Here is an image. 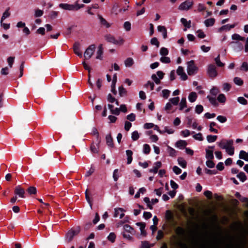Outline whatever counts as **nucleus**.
Segmentation results:
<instances>
[{
  "label": "nucleus",
  "mask_w": 248,
  "mask_h": 248,
  "mask_svg": "<svg viewBox=\"0 0 248 248\" xmlns=\"http://www.w3.org/2000/svg\"><path fill=\"white\" fill-rule=\"evenodd\" d=\"M239 157L248 162V152L247 153L243 150L240 151L239 155Z\"/></svg>",
  "instance_id": "nucleus-19"
},
{
  "label": "nucleus",
  "mask_w": 248,
  "mask_h": 248,
  "mask_svg": "<svg viewBox=\"0 0 248 248\" xmlns=\"http://www.w3.org/2000/svg\"><path fill=\"white\" fill-rule=\"evenodd\" d=\"M150 147L147 144H144L143 145V152L145 154H149L150 152Z\"/></svg>",
  "instance_id": "nucleus-40"
},
{
  "label": "nucleus",
  "mask_w": 248,
  "mask_h": 248,
  "mask_svg": "<svg viewBox=\"0 0 248 248\" xmlns=\"http://www.w3.org/2000/svg\"><path fill=\"white\" fill-rule=\"evenodd\" d=\"M169 51L167 48L165 47H161L160 50V54L162 56H167L168 55Z\"/></svg>",
  "instance_id": "nucleus-47"
},
{
  "label": "nucleus",
  "mask_w": 248,
  "mask_h": 248,
  "mask_svg": "<svg viewBox=\"0 0 248 248\" xmlns=\"http://www.w3.org/2000/svg\"><path fill=\"white\" fill-rule=\"evenodd\" d=\"M217 138V136L216 135H208L206 137L207 140L209 143H212L215 142Z\"/></svg>",
  "instance_id": "nucleus-29"
},
{
  "label": "nucleus",
  "mask_w": 248,
  "mask_h": 248,
  "mask_svg": "<svg viewBox=\"0 0 248 248\" xmlns=\"http://www.w3.org/2000/svg\"><path fill=\"white\" fill-rule=\"evenodd\" d=\"M226 152L230 155H232L234 154V149L232 145L230 146L225 149Z\"/></svg>",
  "instance_id": "nucleus-32"
},
{
  "label": "nucleus",
  "mask_w": 248,
  "mask_h": 248,
  "mask_svg": "<svg viewBox=\"0 0 248 248\" xmlns=\"http://www.w3.org/2000/svg\"><path fill=\"white\" fill-rule=\"evenodd\" d=\"M144 202L147 204V207L151 210L153 209V206L151 203L150 199L148 197H145L143 199Z\"/></svg>",
  "instance_id": "nucleus-49"
},
{
  "label": "nucleus",
  "mask_w": 248,
  "mask_h": 248,
  "mask_svg": "<svg viewBox=\"0 0 248 248\" xmlns=\"http://www.w3.org/2000/svg\"><path fill=\"white\" fill-rule=\"evenodd\" d=\"M151 44L153 45L156 46L157 47H159V43L158 41L157 38L155 37H154L151 39Z\"/></svg>",
  "instance_id": "nucleus-54"
},
{
  "label": "nucleus",
  "mask_w": 248,
  "mask_h": 248,
  "mask_svg": "<svg viewBox=\"0 0 248 248\" xmlns=\"http://www.w3.org/2000/svg\"><path fill=\"white\" fill-rule=\"evenodd\" d=\"M237 101L241 104L246 105L247 104V100L243 97H239L237 98Z\"/></svg>",
  "instance_id": "nucleus-50"
},
{
  "label": "nucleus",
  "mask_w": 248,
  "mask_h": 248,
  "mask_svg": "<svg viewBox=\"0 0 248 248\" xmlns=\"http://www.w3.org/2000/svg\"><path fill=\"white\" fill-rule=\"evenodd\" d=\"M105 39L109 43H112L117 45H122L124 43V40L121 37H119L117 39L110 35L107 34L105 36Z\"/></svg>",
  "instance_id": "nucleus-2"
},
{
  "label": "nucleus",
  "mask_w": 248,
  "mask_h": 248,
  "mask_svg": "<svg viewBox=\"0 0 248 248\" xmlns=\"http://www.w3.org/2000/svg\"><path fill=\"white\" fill-rule=\"evenodd\" d=\"M198 68L194 63V62L191 60L187 62V72L189 75H194L197 73Z\"/></svg>",
  "instance_id": "nucleus-3"
},
{
  "label": "nucleus",
  "mask_w": 248,
  "mask_h": 248,
  "mask_svg": "<svg viewBox=\"0 0 248 248\" xmlns=\"http://www.w3.org/2000/svg\"><path fill=\"white\" fill-rule=\"evenodd\" d=\"M226 99V97H225V95L223 94H222V93L219 94V95L218 96V97L217 98V100H218V101L220 103H224L225 102Z\"/></svg>",
  "instance_id": "nucleus-42"
},
{
  "label": "nucleus",
  "mask_w": 248,
  "mask_h": 248,
  "mask_svg": "<svg viewBox=\"0 0 248 248\" xmlns=\"http://www.w3.org/2000/svg\"><path fill=\"white\" fill-rule=\"evenodd\" d=\"M178 164L183 168H186V161L182 157H179L177 159Z\"/></svg>",
  "instance_id": "nucleus-24"
},
{
  "label": "nucleus",
  "mask_w": 248,
  "mask_h": 248,
  "mask_svg": "<svg viewBox=\"0 0 248 248\" xmlns=\"http://www.w3.org/2000/svg\"><path fill=\"white\" fill-rule=\"evenodd\" d=\"M131 23L128 21H126L124 23V28L126 31H129L131 30Z\"/></svg>",
  "instance_id": "nucleus-59"
},
{
  "label": "nucleus",
  "mask_w": 248,
  "mask_h": 248,
  "mask_svg": "<svg viewBox=\"0 0 248 248\" xmlns=\"http://www.w3.org/2000/svg\"><path fill=\"white\" fill-rule=\"evenodd\" d=\"M215 19L214 18H208L204 21V24L206 27H208L214 25Z\"/></svg>",
  "instance_id": "nucleus-21"
},
{
  "label": "nucleus",
  "mask_w": 248,
  "mask_h": 248,
  "mask_svg": "<svg viewBox=\"0 0 248 248\" xmlns=\"http://www.w3.org/2000/svg\"><path fill=\"white\" fill-rule=\"evenodd\" d=\"M232 39L234 40H240V41H245V38L244 37L241 36L239 34L237 33L233 34L232 35Z\"/></svg>",
  "instance_id": "nucleus-27"
},
{
  "label": "nucleus",
  "mask_w": 248,
  "mask_h": 248,
  "mask_svg": "<svg viewBox=\"0 0 248 248\" xmlns=\"http://www.w3.org/2000/svg\"><path fill=\"white\" fill-rule=\"evenodd\" d=\"M207 73L211 78H215L217 76V72L216 66L214 64H210L208 66Z\"/></svg>",
  "instance_id": "nucleus-4"
},
{
  "label": "nucleus",
  "mask_w": 248,
  "mask_h": 248,
  "mask_svg": "<svg viewBox=\"0 0 248 248\" xmlns=\"http://www.w3.org/2000/svg\"><path fill=\"white\" fill-rule=\"evenodd\" d=\"M103 53V48L102 45H100L98 47V50L96 52V59L99 60L102 59V55Z\"/></svg>",
  "instance_id": "nucleus-17"
},
{
  "label": "nucleus",
  "mask_w": 248,
  "mask_h": 248,
  "mask_svg": "<svg viewBox=\"0 0 248 248\" xmlns=\"http://www.w3.org/2000/svg\"><path fill=\"white\" fill-rule=\"evenodd\" d=\"M215 61L217 65L219 67H222L224 65V64L220 60L219 55H218L217 57L215 59Z\"/></svg>",
  "instance_id": "nucleus-46"
},
{
  "label": "nucleus",
  "mask_w": 248,
  "mask_h": 248,
  "mask_svg": "<svg viewBox=\"0 0 248 248\" xmlns=\"http://www.w3.org/2000/svg\"><path fill=\"white\" fill-rule=\"evenodd\" d=\"M15 194L16 195H18L19 197L22 198H25V190L23 188H21L20 186H17L15 187Z\"/></svg>",
  "instance_id": "nucleus-10"
},
{
  "label": "nucleus",
  "mask_w": 248,
  "mask_h": 248,
  "mask_svg": "<svg viewBox=\"0 0 248 248\" xmlns=\"http://www.w3.org/2000/svg\"><path fill=\"white\" fill-rule=\"evenodd\" d=\"M140 137L139 134L137 131H134L131 134V139L133 141H136Z\"/></svg>",
  "instance_id": "nucleus-37"
},
{
  "label": "nucleus",
  "mask_w": 248,
  "mask_h": 248,
  "mask_svg": "<svg viewBox=\"0 0 248 248\" xmlns=\"http://www.w3.org/2000/svg\"><path fill=\"white\" fill-rule=\"evenodd\" d=\"M80 232L79 227H77L76 229L73 230L71 229L66 234V239L68 242H70L73 239V237L77 235Z\"/></svg>",
  "instance_id": "nucleus-5"
},
{
  "label": "nucleus",
  "mask_w": 248,
  "mask_h": 248,
  "mask_svg": "<svg viewBox=\"0 0 248 248\" xmlns=\"http://www.w3.org/2000/svg\"><path fill=\"white\" fill-rule=\"evenodd\" d=\"M162 163L160 161H157L154 163V166L153 168L149 170L150 172L156 173L158 171V169L161 167Z\"/></svg>",
  "instance_id": "nucleus-12"
},
{
  "label": "nucleus",
  "mask_w": 248,
  "mask_h": 248,
  "mask_svg": "<svg viewBox=\"0 0 248 248\" xmlns=\"http://www.w3.org/2000/svg\"><path fill=\"white\" fill-rule=\"evenodd\" d=\"M160 61L164 63H169L170 62V58L168 57H166V56L161 57Z\"/></svg>",
  "instance_id": "nucleus-43"
},
{
  "label": "nucleus",
  "mask_w": 248,
  "mask_h": 248,
  "mask_svg": "<svg viewBox=\"0 0 248 248\" xmlns=\"http://www.w3.org/2000/svg\"><path fill=\"white\" fill-rule=\"evenodd\" d=\"M217 119L221 123H224L227 121V118L222 115L218 116Z\"/></svg>",
  "instance_id": "nucleus-56"
},
{
  "label": "nucleus",
  "mask_w": 248,
  "mask_h": 248,
  "mask_svg": "<svg viewBox=\"0 0 248 248\" xmlns=\"http://www.w3.org/2000/svg\"><path fill=\"white\" fill-rule=\"evenodd\" d=\"M116 235L114 233L110 232L108 236V239L112 243L115 241Z\"/></svg>",
  "instance_id": "nucleus-44"
},
{
  "label": "nucleus",
  "mask_w": 248,
  "mask_h": 248,
  "mask_svg": "<svg viewBox=\"0 0 248 248\" xmlns=\"http://www.w3.org/2000/svg\"><path fill=\"white\" fill-rule=\"evenodd\" d=\"M60 8L68 11H76L78 10L84 6L83 4L79 5L78 2H76L74 4L68 3H60L59 5Z\"/></svg>",
  "instance_id": "nucleus-1"
},
{
  "label": "nucleus",
  "mask_w": 248,
  "mask_h": 248,
  "mask_svg": "<svg viewBox=\"0 0 248 248\" xmlns=\"http://www.w3.org/2000/svg\"><path fill=\"white\" fill-rule=\"evenodd\" d=\"M119 177L118 169L114 170L113 173V178L114 181L116 182L118 180Z\"/></svg>",
  "instance_id": "nucleus-48"
},
{
  "label": "nucleus",
  "mask_w": 248,
  "mask_h": 248,
  "mask_svg": "<svg viewBox=\"0 0 248 248\" xmlns=\"http://www.w3.org/2000/svg\"><path fill=\"white\" fill-rule=\"evenodd\" d=\"M233 82L236 85L238 86H241L243 84V80L239 77H235L233 78Z\"/></svg>",
  "instance_id": "nucleus-35"
},
{
  "label": "nucleus",
  "mask_w": 248,
  "mask_h": 248,
  "mask_svg": "<svg viewBox=\"0 0 248 248\" xmlns=\"http://www.w3.org/2000/svg\"><path fill=\"white\" fill-rule=\"evenodd\" d=\"M27 191L30 194H34L36 193V188L34 186H30L28 188Z\"/></svg>",
  "instance_id": "nucleus-52"
},
{
  "label": "nucleus",
  "mask_w": 248,
  "mask_h": 248,
  "mask_svg": "<svg viewBox=\"0 0 248 248\" xmlns=\"http://www.w3.org/2000/svg\"><path fill=\"white\" fill-rule=\"evenodd\" d=\"M231 45L232 46L233 49L236 51H240L244 47L243 44L239 41H232L231 43Z\"/></svg>",
  "instance_id": "nucleus-8"
},
{
  "label": "nucleus",
  "mask_w": 248,
  "mask_h": 248,
  "mask_svg": "<svg viewBox=\"0 0 248 248\" xmlns=\"http://www.w3.org/2000/svg\"><path fill=\"white\" fill-rule=\"evenodd\" d=\"M170 91L169 90L165 89L162 91V97L167 99L170 96Z\"/></svg>",
  "instance_id": "nucleus-41"
},
{
  "label": "nucleus",
  "mask_w": 248,
  "mask_h": 248,
  "mask_svg": "<svg viewBox=\"0 0 248 248\" xmlns=\"http://www.w3.org/2000/svg\"><path fill=\"white\" fill-rule=\"evenodd\" d=\"M126 118L129 121L131 122H133L135 120L136 115L135 114L131 113L127 116Z\"/></svg>",
  "instance_id": "nucleus-60"
},
{
  "label": "nucleus",
  "mask_w": 248,
  "mask_h": 248,
  "mask_svg": "<svg viewBox=\"0 0 248 248\" xmlns=\"http://www.w3.org/2000/svg\"><path fill=\"white\" fill-rule=\"evenodd\" d=\"M237 177L242 182H244L246 181L247 179L246 175L245 173L243 172H240L237 175Z\"/></svg>",
  "instance_id": "nucleus-31"
},
{
  "label": "nucleus",
  "mask_w": 248,
  "mask_h": 248,
  "mask_svg": "<svg viewBox=\"0 0 248 248\" xmlns=\"http://www.w3.org/2000/svg\"><path fill=\"white\" fill-rule=\"evenodd\" d=\"M207 98L208 99L209 101L213 105L217 106L218 104L217 101V99L215 97H211L209 95L207 96Z\"/></svg>",
  "instance_id": "nucleus-33"
},
{
  "label": "nucleus",
  "mask_w": 248,
  "mask_h": 248,
  "mask_svg": "<svg viewBox=\"0 0 248 248\" xmlns=\"http://www.w3.org/2000/svg\"><path fill=\"white\" fill-rule=\"evenodd\" d=\"M187 145V142L185 140H178L175 144L176 147L180 149H183L186 147Z\"/></svg>",
  "instance_id": "nucleus-15"
},
{
  "label": "nucleus",
  "mask_w": 248,
  "mask_h": 248,
  "mask_svg": "<svg viewBox=\"0 0 248 248\" xmlns=\"http://www.w3.org/2000/svg\"><path fill=\"white\" fill-rule=\"evenodd\" d=\"M203 110V107L201 105H198L195 107V112L196 113L200 114Z\"/></svg>",
  "instance_id": "nucleus-38"
},
{
  "label": "nucleus",
  "mask_w": 248,
  "mask_h": 248,
  "mask_svg": "<svg viewBox=\"0 0 248 248\" xmlns=\"http://www.w3.org/2000/svg\"><path fill=\"white\" fill-rule=\"evenodd\" d=\"M157 30L158 31L162 32L164 39L167 38V31L166 28L163 26H158Z\"/></svg>",
  "instance_id": "nucleus-16"
},
{
  "label": "nucleus",
  "mask_w": 248,
  "mask_h": 248,
  "mask_svg": "<svg viewBox=\"0 0 248 248\" xmlns=\"http://www.w3.org/2000/svg\"><path fill=\"white\" fill-rule=\"evenodd\" d=\"M197 98V93L195 92H193L190 93L188 97L189 101L191 103L195 102Z\"/></svg>",
  "instance_id": "nucleus-20"
},
{
  "label": "nucleus",
  "mask_w": 248,
  "mask_h": 248,
  "mask_svg": "<svg viewBox=\"0 0 248 248\" xmlns=\"http://www.w3.org/2000/svg\"><path fill=\"white\" fill-rule=\"evenodd\" d=\"M181 22L183 25L186 28L189 29L191 27V22L190 20L187 21L186 19L185 18H182L181 19Z\"/></svg>",
  "instance_id": "nucleus-22"
},
{
  "label": "nucleus",
  "mask_w": 248,
  "mask_h": 248,
  "mask_svg": "<svg viewBox=\"0 0 248 248\" xmlns=\"http://www.w3.org/2000/svg\"><path fill=\"white\" fill-rule=\"evenodd\" d=\"M168 153H169L170 155L171 156H175L176 151L174 149H173L170 147H168Z\"/></svg>",
  "instance_id": "nucleus-61"
},
{
  "label": "nucleus",
  "mask_w": 248,
  "mask_h": 248,
  "mask_svg": "<svg viewBox=\"0 0 248 248\" xmlns=\"http://www.w3.org/2000/svg\"><path fill=\"white\" fill-rule=\"evenodd\" d=\"M15 60L14 57H9L7 59V62L10 67H12Z\"/></svg>",
  "instance_id": "nucleus-57"
},
{
  "label": "nucleus",
  "mask_w": 248,
  "mask_h": 248,
  "mask_svg": "<svg viewBox=\"0 0 248 248\" xmlns=\"http://www.w3.org/2000/svg\"><path fill=\"white\" fill-rule=\"evenodd\" d=\"M193 4V1L186 0L182 2L179 6L178 9L181 11L188 10Z\"/></svg>",
  "instance_id": "nucleus-7"
},
{
  "label": "nucleus",
  "mask_w": 248,
  "mask_h": 248,
  "mask_svg": "<svg viewBox=\"0 0 248 248\" xmlns=\"http://www.w3.org/2000/svg\"><path fill=\"white\" fill-rule=\"evenodd\" d=\"M95 49V46L94 45H90L85 50L84 57L85 59L88 60L90 59L93 54L94 52Z\"/></svg>",
  "instance_id": "nucleus-6"
},
{
  "label": "nucleus",
  "mask_w": 248,
  "mask_h": 248,
  "mask_svg": "<svg viewBox=\"0 0 248 248\" xmlns=\"http://www.w3.org/2000/svg\"><path fill=\"white\" fill-rule=\"evenodd\" d=\"M172 170L173 172L177 175L179 174L182 172V170L176 166H174L173 167Z\"/></svg>",
  "instance_id": "nucleus-62"
},
{
  "label": "nucleus",
  "mask_w": 248,
  "mask_h": 248,
  "mask_svg": "<svg viewBox=\"0 0 248 248\" xmlns=\"http://www.w3.org/2000/svg\"><path fill=\"white\" fill-rule=\"evenodd\" d=\"M98 18H99V20H100V23H101L102 25H103V26H105V27H107V28H108V27H109V24L107 22V21L106 20V19H104V18H103L101 16H100V15H98Z\"/></svg>",
  "instance_id": "nucleus-28"
},
{
  "label": "nucleus",
  "mask_w": 248,
  "mask_h": 248,
  "mask_svg": "<svg viewBox=\"0 0 248 248\" xmlns=\"http://www.w3.org/2000/svg\"><path fill=\"white\" fill-rule=\"evenodd\" d=\"M134 63V60L131 58H127L124 61L125 66L127 67H131Z\"/></svg>",
  "instance_id": "nucleus-26"
},
{
  "label": "nucleus",
  "mask_w": 248,
  "mask_h": 248,
  "mask_svg": "<svg viewBox=\"0 0 248 248\" xmlns=\"http://www.w3.org/2000/svg\"><path fill=\"white\" fill-rule=\"evenodd\" d=\"M124 229L125 232H129L131 234H133L134 229L130 225L126 224L124 226Z\"/></svg>",
  "instance_id": "nucleus-34"
},
{
  "label": "nucleus",
  "mask_w": 248,
  "mask_h": 248,
  "mask_svg": "<svg viewBox=\"0 0 248 248\" xmlns=\"http://www.w3.org/2000/svg\"><path fill=\"white\" fill-rule=\"evenodd\" d=\"M119 95L121 96H123L126 94V91L123 86H121V87H119Z\"/></svg>",
  "instance_id": "nucleus-51"
},
{
  "label": "nucleus",
  "mask_w": 248,
  "mask_h": 248,
  "mask_svg": "<svg viewBox=\"0 0 248 248\" xmlns=\"http://www.w3.org/2000/svg\"><path fill=\"white\" fill-rule=\"evenodd\" d=\"M106 144L109 148H113L114 144L113 142V139L110 134H108L106 136Z\"/></svg>",
  "instance_id": "nucleus-13"
},
{
  "label": "nucleus",
  "mask_w": 248,
  "mask_h": 248,
  "mask_svg": "<svg viewBox=\"0 0 248 248\" xmlns=\"http://www.w3.org/2000/svg\"><path fill=\"white\" fill-rule=\"evenodd\" d=\"M179 107H180L179 109L180 110H183L184 108H185L187 107L186 98L184 97V98H182V99L179 103Z\"/></svg>",
  "instance_id": "nucleus-25"
},
{
  "label": "nucleus",
  "mask_w": 248,
  "mask_h": 248,
  "mask_svg": "<svg viewBox=\"0 0 248 248\" xmlns=\"http://www.w3.org/2000/svg\"><path fill=\"white\" fill-rule=\"evenodd\" d=\"M177 74L181 77L183 80H186L187 78V76L184 71L183 67L179 66L177 69Z\"/></svg>",
  "instance_id": "nucleus-11"
},
{
  "label": "nucleus",
  "mask_w": 248,
  "mask_h": 248,
  "mask_svg": "<svg viewBox=\"0 0 248 248\" xmlns=\"http://www.w3.org/2000/svg\"><path fill=\"white\" fill-rule=\"evenodd\" d=\"M151 78L156 84H159L160 83V79L157 77L155 74H153L151 76Z\"/></svg>",
  "instance_id": "nucleus-55"
},
{
  "label": "nucleus",
  "mask_w": 248,
  "mask_h": 248,
  "mask_svg": "<svg viewBox=\"0 0 248 248\" xmlns=\"http://www.w3.org/2000/svg\"><path fill=\"white\" fill-rule=\"evenodd\" d=\"M206 165L209 168H213L215 167V163L212 159H208L206 162Z\"/></svg>",
  "instance_id": "nucleus-53"
},
{
  "label": "nucleus",
  "mask_w": 248,
  "mask_h": 248,
  "mask_svg": "<svg viewBox=\"0 0 248 248\" xmlns=\"http://www.w3.org/2000/svg\"><path fill=\"white\" fill-rule=\"evenodd\" d=\"M179 100L180 99L179 97H175L170 98L169 99V102H170L172 105L176 106L178 104Z\"/></svg>",
  "instance_id": "nucleus-30"
},
{
  "label": "nucleus",
  "mask_w": 248,
  "mask_h": 248,
  "mask_svg": "<svg viewBox=\"0 0 248 248\" xmlns=\"http://www.w3.org/2000/svg\"><path fill=\"white\" fill-rule=\"evenodd\" d=\"M126 154L127 155V164H130L133 160V152L131 150H127L126 151Z\"/></svg>",
  "instance_id": "nucleus-18"
},
{
  "label": "nucleus",
  "mask_w": 248,
  "mask_h": 248,
  "mask_svg": "<svg viewBox=\"0 0 248 248\" xmlns=\"http://www.w3.org/2000/svg\"><path fill=\"white\" fill-rule=\"evenodd\" d=\"M190 134V132L189 130L185 129L184 130L181 131V135L184 137H187L189 136Z\"/></svg>",
  "instance_id": "nucleus-63"
},
{
  "label": "nucleus",
  "mask_w": 248,
  "mask_h": 248,
  "mask_svg": "<svg viewBox=\"0 0 248 248\" xmlns=\"http://www.w3.org/2000/svg\"><path fill=\"white\" fill-rule=\"evenodd\" d=\"M9 8H8L3 13V15H2V16L1 18V22H3V21L6 18L8 17L10 15V14L9 13Z\"/></svg>",
  "instance_id": "nucleus-39"
},
{
  "label": "nucleus",
  "mask_w": 248,
  "mask_h": 248,
  "mask_svg": "<svg viewBox=\"0 0 248 248\" xmlns=\"http://www.w3.org/2000/svg\"><path fill=\"white\" fill-rule=\"evenodd\" d=\"M219 93L218 89L216 87H213L210 90V93L212 95L216 96Z\"/></svg>",
  "instance_id": "nucleus-58"
},
{
  "label": "nucleus",
  "mask_w": 248,
  "mask_h": 248,
  "mask_svg": "<svg viewBox=\"0 0 248 248\" xmlns=\"http://www.w3.org/2000/svg\"><path fill=\"white\" fill-rule=\"evenodd\" d=\"M241 69L245 71H248V63L247 62H244L242 63Z\"/></svg>",
  "instance_id": "nucleus-64"
},
{
  "label": "nucleus",
  "mask_w": 248,
  "mask_h": 248,
  "mask_svg": "<svg viewBox=\"0 0 248 248\" xmlns=\"http://www.w3.org/2000/svg\"><path fill=\"white\" fill-rule=\"evenodd\" d=\"M73 50L74 53L77 54L79 57H82V55L81 52L80 51V46L78 43H76L74 44L73 46Z\"/></svg>",
  "instance_id": "nucleus-14"
},
{
  "label": "nucleus",
  "mask_w": 248,
  "mask_h": 248,
  "mask_svg": "<svg viewBox=\"0 0 248 248\" xmlns=\"http://www.w3.org/2000/svg\"><path fill=\"white\" fill-rule=\"evenodd\" d=\"M193 137L195 140H198L199 141H202L203 140L202 134L201 133H199L194 135L193 136Z\"/></svg>",
  "instance_id": "nucleus-45"
},
{
  "label": "nucleus",
  "mask_w": 248,
  "mask_h": 248,
  "mask_svg": "<svg viewBox=\"0 0 248 248\" xmlns=\"http://www.w3.org/2000/svg\"><path fill=\"white\" fill-rule=\"evenodd\" d=\"M124 212H125V210L122 208H115L114 209V217H117L119 216L120 218H122L124 216Z\"/></svg>",
  "instance_id": "nucleus-9"
},
{
  "label": "nucleus",
  "mask_w": 248,
  "mask_h": 248,
  "mask_svg": "<svg viewBox=\"0 0 248 248\" xmlns=\"http://www.w3.org/2000/svg\"><path fill=\"white\" fill-rule=\"evenodd\" d=\"M205 157L207 159H213L214 158L213 150H210L208 149H205Z\"/></svg>",
  "instance_id": "nucleus-23"
},
{
  "label": "nucleus",
  "mask_w": 248,
  "mask_h": 248,
  "mask_svg": "<svg viewBox=\"0 0 248 248\" xmlns=\"http://www.w3.org/2000/svg\"><path fill=\"white\" fill-rule=\"evenodd\" d=\"M153 246L154 244H150L148 241H144L141 242V246L140 248H150Z\"/></svg>",
  "instance_id": "nucleus-36"
}]
</instances>
